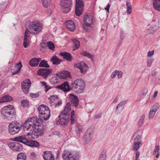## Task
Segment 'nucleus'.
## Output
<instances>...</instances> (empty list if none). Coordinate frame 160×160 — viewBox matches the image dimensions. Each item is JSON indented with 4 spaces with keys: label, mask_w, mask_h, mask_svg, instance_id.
Listing matches in <instances>:
<instances>
[{
    "label": "nucleus",
    "mask_w": 160,
    "mask_h": 160,
    "mask_svg": "<svg viewBox=\"0 0 160 160\" xmlns=\"http://www.w3.org/2000/svg\"><path fill=\"white\" fill-rule=\"evenodd\" d=\"M23 127L24 130L26 129L30 131L27 133V136L34 134V131L38 133V135L41 136L44 133V129L42 124L35 117L29 118L26 120L23 124Z\"/></svg>",
    "instance_id": "nucleus-1"
},
{
    "label": "nucleus",
    "mask_w": 160,
    "mask_h": 160,
    "mask_svg": "<svg viewBox=\"0 0 160 160\" xmlns=\"http://www.w3.org/2000/svg\"><path fill=\"white\" fill-rule=\"evenodd\" d=\"M26 25L27 28L25 32L23 44L25 48H27L29 43L30 37L28 35V33H29L33 35H38L41 31L42 27L41 23L37 20L27 22Z\"/></svg>",
    "instance_id": "nucleus-2"
},
{
    "label": "nucleus",
    "mask_w": 160,
    "mask_h": 160,
    "mask_svg": "<svg viewBox=\"0 0 160 160\" xmlns=\"http://www.w3.org/2000/svg\"><path fill=\"white\" fill-rule=\"evenodd\" d=\"M1 113L3 118L10 120L14 117L16 112L13 105H8L1 109Z\"/></svg>",
    "instance_id": "nucleus-3"
},
{
    "label": "nucleus",
    "mask_w": 160,
    "mask_h": 160,
    "mask_svg": "<svg viewBox=\"0 0 160 160\" xmlns=\"http://www.w3.org/2000/svg\"><path fill=\"white\" fill-rule=\"evenodd\" d=\"M83 28L86 32H90L92 28L94 25L93 17L87 14L83 16Z\"/></svg>",
    "instance_id": "nucleus-4"
},
{
    "label": "nucleus",
    "mask_w": 160,
    "mask_h": 160,
    "mask_svg": "<svg viewBox=\"0 0 160 160\" xmlns=\"http://www.w3.org/2000/svg\"><path fill=\"white\" fill-rule=\"evenodd\" d=\"M13 141L20 142L32 147H38L40 146L39 143L35 141L28 140L25 135L15 137Z\"/></svg>",
    "instance_id": "nucleus-5"
},
{
    "label": "nucleus",
    "mask_w": 160,
    "mask_h": 160,
    "mask_svg": "<svg viewBox=\"0 0 160 160\" xmlns=\"http://www.w3.org/2000/svg\"><path fill=\"white\" fill-rule=\"evenodd\" d=\"M71 85L72 88L77 89V93H80L83 91L85 84L83 80L78 78L72 81Z\"/></svg>",
    "instance_id": "nucleus-6"
},
{
    "label": "nucleus",
    "mask_w": 160,
    "mask_h": 160,
    "mask_svg": "<svg viewBox=\"0 0 160 160\" xmlns=\"http://www.w3.org/2000/svg\"><path fill=\"white\" fill-rule=\"evenodd\" d=\"M60 5L63 12L65 13H68L71 10L72 5V0H62Z\"/></svg>",
    "instance_id": "nucleus-7"
},
{
    "label": "nucleus",
    "mask_w": 160,
    "mask_h": 160,
    "mask_svg": "<svg viewBox=\"0 0 160 160\" xmlns=\"http://www.w3.org/2000/svg\"><path fill=\"white\" fill-rule=\"evenodd\" d=\"M71 105L70 102H68L66 103L64 110L58 116L59 118L65 119H69L70 117L69 112L71 111Z\"/></svg>",
    "instance_id": "nucleus-8"
},
{
    "label": "nucleus",
    "mask_w": 160,
    "mask_h": 160,
    "mask_svg": "<svg viewBox=\"0 0 160 160\" xmlns=\"http://www.w3.org/2000/svg\"><path fill=\"white\" fill-rule=\"evenodd\" d=\"M21 125L16 123H11L8 126L9 131L12 134L17 133L21 129Z\"/></svg>",
    "instance_id": "nucleus-9"
},
{
    "label": "nucleus",
    "mask_w": 160,
    "mask_h": 160,
    "mask_svg": "<svg viewBox=\"0 0 160 160\" xmlns=\"http://www.w3.org/2000/svg\"><path fill=\"white\" fill-rule=\"evenodd\" d=\"M83 0H76L75 10L76 15L79 16L82 13L83 10Z\"/></svg>",
    "instance_id": "nucleus-10"
},
{
    "label": "nucleus",
    "mask_w": 160,
    "mask_h": 160,
    "mask_svg": "<svg viewBox=\"0 0 160 160\" xmlns=\"http://www.w3.org/2000/svg\"><path fill=\"white\" fill-rule=\"evenodd\" d=\"M141 144V136L139 135H138L134 139L132 147V150L135 151H138L140 147Z\"/></svg>",
    "instance_id": "nucleus-11"
},
{
    "label": "nucleus",
    "mask_w": 160,
    "mask_h": 160,
    "mask_svg": "<svg viewBox=\"0 0 160 160\" xmlns=\"http://www.w3.org/2000/svg\"><path fill=\"white\" fill-rule=\"evenodd\" d=\"M93 132L92 129L88 128L83 137L85 144H87L91 141L93 138Z\"/></svg>",
    "instance_id": "nucleus-12"
},
{
    "label": "nucleus",
    "mask_w": 160,
    "mask_h": 160,
    "mask_svg": "<svg viewBox=\"0 0 160 160\" xmlns=\"http://www.w3.org/2000/svg\"><path fill=\"white\" fill-rule=\"evenodd\" d=\"M62 158L64 160H77L74 155L69 151L65 150L62 154Z\"/></svg>",
    "instance_id": "nucleus-13"
},
{
    "label": "nucleus",
    "mask_w": 160,
    "mask_h": 160,
    "mask_svg": "<svg viewBox=\"0 0 160 160\" xmlns=\"http://www.w3.org/2000/svg\"><path fill=\"white\" fill-rule=\"evenodd\" d=\"M52 72V70L50 69L43 68L39 69L37 72L38 75L41 76L46 78Z\"/></svg>",
    "instance_id": "nucleus-14"
},
{
    "label": "nucleus",
    "mask_w": 160,
    "mask_h": 160,
    "mask_svg": "<svg viewBox=\"0 0 160 160\" xmlns=\"http://www.w3.org/2000/svg\"><path fill=\"white\" fill-rule=\"evenodd\" d=\"M31 84V82L29 79L24 81L22 83V88L23 92L27 93L29 91V88Z\"/></svg>",
    "instance_id": "nucleus-15"
},
{
    "label": "nucleus",
    "mask_w": 160,
    "mask_h": 160,
    "mask_svg": "<svg viewBox=\"0 0 160 160\" xmlns=\"http://www.w3.org/2000/svg\"><path fill=\"white\" fill-rule=\"evenodd\" d=\"M74 66L79 69L82 73H84L86 72L88 67L87 64L83 62L76 63L74 64Z\"/></svg>",
    "instance_id": "nucleus-16"
},
{
    "label": "nucleus",
    "mask_w": 160,
    "mask_h": 160,
    "mask_svg": "<svg viewBox=\"0 0 160 160\" xmlns=\"http://www.w3.org/2000/svg\"><path fill=\"white\" fill-rule=\"evenodd\" d=\"M159 108V105L157 103L155 104L152 106L149 113L148 118L149 119H152L153 118Z\"/></svg>",
    "instance_id": "nucleus-17"
},
{
    "label": "nucleus",
    "mask_w": 160,
    "mask_h": 160,
    "mask_svg": "<svg viewBox=\"0 0 160 160\" xmlns=\"http://www.w3.org/2000/svg\"><path fill=\"white\" fill-rule=\"evenodd\" d=\"M56 88L65 92L69 91L70 90L69 83L67 82H65L60 85L57 86Z\"/></svg>",
    "instance_id": "nucleus-18"
},
{
    "label": "nucleus",
    "mask_w": 160,
    "mask_h": 160,
    "mask_svg": "<svg viewBox=\"0 0 160 160\" xmlns=\"http://www.w3.org/2000/svg\"><path fill=\"white\" fill-rule=\"evenodd\" d=\"M38 116L41 120L47 121L49 119L50 116V110L49 109L46 110L44 113L39 114Z\"/></svg>",
    "instance_id": "nucleus-19"
},
{
    "label": "nucleus",
    "mask_w": 160,
    "mask_h": 160,
    "mask_svg": "<svg viewBox=\"0 0 160 160\" xmlns=\"http://www.w3.org/2000/svg\"><path fill=\"white\" fill-rule=\"evenodd\" d=\"M70 99L72 106L77 108L78 105L79 100L78 97L74 94H70Z\"/></svg>",
    "instance_id": "nucleus-20"
},
{
    "label": "nucleus",
    "mask_w": 160,
    "mask_h": 160,
    "mask_svg": "<svg viewBox=\"0 0 160 160\" xmlns=\"http://www.w3.org/2000/svg\"><path fill=\"white\" fill-rule=\"evenodd\" d=\"M9 146L11 149L15 151H20L22 149V145L18 142L11 143Z\"/></svg>",
    "instance_id": "nucleus-21"
},
{
    "label": "nucleus",
    "mask_w": 160,
    "mask_h": 160,
    "mask_svg": "<svg viewBox=\"0 0 160 160\" xmlns=\"http://www.w3.org/2000/svg\"><path fill=\"white\" fill-rule=\"evenodd\" d=\"M65 23L67 28L71 32H73L75 30V25L72 20H67L66 22Z\"/></svg>",
    "instance_id": "nucleus-22"
},
{
    "label": "nucleus",
    "mask_w": 160,
    "mask_h": 160,
    "mask_svg": "<svg viewBox=\"0 0 160 160\" xmlns=\"http://www.w3.org/2000/svg\"><path fill=\"white\" fill-rule=\"evenodd\" d=\"M43 157L45 160H54V157L52 154L51 152L48 151H45L43 152Z\"/></svg>",
    "instance_id": "nucleus-23"
},
{
    "label": "nucleus",
    "mask_w": 160,
    "mask_h": 160,
    "mask_svg": "<svg viewBox=\"0 0 160 160\" xmlns=\"http://www.w3.org/2000/svg\"><path fill=\"white\" fill-rule=\"evenodd\" d=\"M126 102V101H123L121 102L117 105L116 108V112L117 113V114L120 113L123 110Z\"/></svg>",
    "instance_id": "nucleus-24"
},
{
    "label": "nucleus",
    "mask_w": 160,
    "mask_h": 160,
    "mask_svg": "<svg viewBox=\"0 0 160 160\" xmlns=\"http://www.w3.org/2000/svg\"><path fill=\"white\" fill-rule=\"evenodd\" d=\"M22 66V64L20 62L18 63L17 64L14 66V68L12 69V70L14 71V72H12V75H14L19 73Z\"/></svg>",
    "instance_id": "nucleus-25"
},
{
    "label": "nucleus",
    "mask_w": 160,
    "mask_h": 160,
    "mask_svg": "<svg viewBox=\"0 0 160 160\" xmlns=\"http://www.w3.org/2000/svg\"><path fill=\"white\" fill-rule=\"evenodd\" d=\"M158 29L157 27L153 25H150L146 30V32L148 34L154 33Z\"/></svg>",
    "instance_id": "nucleus-26"
},
{
    "label": "nucleus",
    "mask_w": 160,
    "mask_h": 160,
    "mask_svg": "<svg viewBox=\"0 0 160 160\" xmlns=\"http://www.w3.org/2000/svg\"><path fill=\"white\" fill-rule=\"evenodd\" d=\"M59 55L62 57L64 59H66L68 61H71L72 57L71 54L69 53L64 52L60 53Z\"/></svg>",
    "instance_id": "nucleus-27"
},
{
    "label": "nucleus",
    "mask_w": 160,
    "mask_h": 160,
    "mask_svg": "<svg viewBox=\"0 0 160 160\" xmlns=\"http://www.w3.org/2000/svg\"><path fill=\"white\" fill-rule=\"evenodd\" d=\"M12 98L8 95H6L0 99V103L9 102L13 100Z\"/></svg>",
    "instance_id": "nucleus-28"
},
{
    "label": "nucleus",
    "mask_w": 160,
    "mask_h": 160,
    "mask_svg": "<svg viewBox=\"0 0 160 160\" xmlns=\"http://www.w3.org/2000/svg\"><path fill=\"white\" fill-rule=\"evenodd\" d=\"M41 60V59L40 58H32L30 61V64L31 66L35 67L38 65Z\"/></svg>",
    "instance_id": "nucleus-29"
},
{
    "label": "nucleus",
    "mask_w": 160,
    "mask_h": 160,
    "mask_svg": "<svg viewBox=\"0 0 160 160\" xmlns=\"http://www.w3.org/2000/svg\"><path fill=\"white\" fill-rule=\"evenodd\" d=\"M152 4L153 8L160 12V0H153Z\"/></svg>",
    "instance_id": "nucleus-30"
},
{
    "label": "nucleus",
    "mask_w": 160,
    "mask_h": 160,
    "mask_svg": "<svg viewBox=\"0 0 160 160\" xmlns=\"http://www.w3.org/2000/svg\"><path fill=\"white\" fill-rule=\"evenodd\" d=\"M48 110H49V109L48 107L43 105H40L38 108V114H41V113H44V112H45V111Z\"/></svg>",
    "instance_id": "nucleus-31"
},
{
    "label": "nucleus",
    "mask_w": 160,
    "mask_h": 160,
    "mask_svg": "<svg viewBox=\"0 0 160 160\" xmlns=\"http://www.w3.org/2000/svg\"><path fill=\"white\" fill-rule=\"evenodd\" d=\"M50 61L53 64L57 65L60 64L62 60L58 58L56 56H54L51 58Z\"/></svg>",
    "instance_id": "nucleus-32"
},
{
    "label": "nucleus",
    "mask_w": 160,
    "mask_h": 160,
    "mask_svg": "<svg viewBox=\"0 0 160 160\" xmlns=\"http://www.w3.org/2000/svg\"><path fill=\"white\" fill-rule=\"evenodd\" d=\"M60 77V78L66 79L67 77H69L70 76L69 72L66 71H62L59 75Z\"/></svg>",
    "instance_id": "nucleus-33"
},
{
    "label": "nucleus",
    "mask_w": 160,
    "mask_h": 160,
    "mask_svg": "<svg viewBox=\"0 0 160 160\" xmlns=\"http://www.w3.org/2000/svg\"><path fill=\"white\" fill-rule=\"evenodd\" d=\"M60 79V77L59 74H57L52 77L51 81L53 84H55L59 82Z\"/></svg>",
    "instance_id": "nucleus-34"
},
{
    "label": "nucleus",
    "mask_w": 160,
    "mask_h": 160,
    "mask_svg": "<svg viewBox=\"0 0 160 160\" xmlns=\"http://www.w3.org/2000/svg\"><path fill=\"white\" fill-rule=\"evenodd\" d=\"M72 41L74 44V50L78 49L80 47V42L77 40L75 38H72Z\"/></svg>",
    "instance_id": "nucleus-35"
},
{
    "label": "nucleus",
    "mask_w": 160,
    "mask_h": 160,
    "mask_svg": "<svg viewBox=\"0 0 160 160\" xmlns=\"http://www.w3.org/2000/svg\"><path fill=\"white\" fill-rule=\"evenodd\" d=\"M63 118H62V119L59 118V123L62 126H66L68 125V123L69 119H63Z\"/></svg>",
    "instance_id": "nucleus-36"
},
{
    "label": "nucleus",
    "mask_w": 160,
    "mask_h": 160,
    "mask_svg": "<svg viewBox=\"0 0 160 160\" xmlns=\"http://www.w3.org/2000/svg\"><path fill=\"white\" fill-rule=\"evenodd\" d=\"M26 156L25 154L23 153H20L17 155V160H26Z\"/></svg>",
    "instance_id": "nucleus-37"
},
{
    "label": "nucleus",
    "mask_w": 160,
    "mask_h": 160,
    "mask_svg": "<svg viewBox=\"0 0 160 160\" xmlns=\"http://www.w3.org/2000/svg\"><path fill=\"white\" fill-rule=\"evenodd\" d=\"M39 66L40 67H45V68H49V65L47 63V61H45V60H42L41 61Z\"/></svg>",
    "instance_id": "nucleus-38"
},
{
    "label": "nucleus",
    "mask_w": 160,
    "mask_h": 160,
    "mask_svg": "<svg viewBox=\"0 0 160 160\" xmlns=\"http://www.w3.org/2000/svg\"><path fill=\"white\" fill-rule=\"evenodd\" d=\"M126 6L127 8V12L128 13H132V6L129 2H127L126 3Z\"/></svg>",
    "instance_id": "nucleus-39"
},
{
    "label": "nucleus",
    "mask_w": 160,
    "mask_h": 160,
    "mask_svg": "<svg viewBox=\"0 0 160 160\" xmlns=\"http://www.w3.org/2000/svg\"><path fill=\"white\" fill-rule=\"evenodd\" d=\"M47 45L48 48L52 50H54L55 47L54 43L52 42L49 41L47 43Z\"/></svg>",
    "instance_id": "nucleus-40"
},
{
    "label": "nucleus",
    "mask_w": 160,
    "mask_h": 160,
    "mask_svg": "<svg viewBox=\"0 0 160 160\" xmlns=\"http://www.w3.org/2000/svg\"><path fill=\"white\" fill-rule=\"evenodd\" d=\"M42 86H44L45 89V91L46 92H47L49 89L51 88V87H48V85H46V83L45 82H40Z\"/></svg>",
    "instance_id": "nucleus-41"
},
{
    "label": "nucleus",
    "mask_w": 160,
    "mask_h": 160,
    "mask_svg": "<svg viewBox=\"0 0 160 160\" xmlns=\"http://www.w3.org/2000/svg\"><path fill=\"white\" fill-rule=\"evenodd\" d=\"M81 55L83 56H85L87 58H90L92 60L93 58V55L86 52H82Z\"/></svg>",
    "instance_id": "nucleus-42"
},
{
    "label": "nucleus",
    "mask_w": 160,
    "mask_h": 160,
    "mask_svg": "<svg viewBox=\"0 0 160 160\" xmlns=\"http://www.w3.org/2000/svg\"><path fill=\"white\" fill-rule=\"evenodd\" d=\"M106 153L105 151H103L100 154L98 160H106Z\"/></svg>",
    "instance_id": "nucleus-43"
},
{
    "label": "nucleus",
    "mask_w": 160,
    "mask_h": 160,
    "mask_svg": "<svg viewBox=\"0 0 160 160\" xmlns=\"http://www.w3.org/2000/svg\"><path fill=\"white\" fill-rule=\"evenodd\" d=\"M145 118V115L143 114L139 120L138 121V124L139 126H141L143 123Z\"/></svg>",
    "instance_id": "nucleus-44"
},
{
    "label": "nucleus",
    "mask_w": 160,
    "mask_h": 160,
    "mask_svg": "<svg viewBox=\"0 0 160 160\" xmlns=\"http://www.w3.org/2000/svg\"><path fill=\"white\" fill-rule=\"evenodd\" d=\"M83 130L82 126L79 125H77L76 127V131L77 133H79L82 132Z\"/></svg>",
    "instance_id": "nucleus-45"
},
{
    "label": "nucleus",
    "mask_w": 160,
    "mask_h": 160,
    "mask_svg": "<svg viewBox=\"0 0 160 160\" xmlns=\"http://www.w3.org/2000/svg\"><path fill=\"white\" fill-rule=\"evenodd\" d=\"M21 106L23 107H26L29 105V102L27 100H22L21 101Z\"/></svg>",
    "instance_id": "nucleus-46"
},
{
    "label": "nucleus",
    "mask_w": 160,
    "mask_h": 160,
    "mask_svg": "<svg viewBox=\"0 0 160 160\" xmlns=\"http://www.w3.org/2000/svg\"><path fill=\"white\" fill-rule=\"evenodd\" d=\"M50 0H42L43 5L44 7L47 8L49 5Z\"/></svg>",
    "instance_id": "nucleus-47"
},
{
    "label": "nucleus",
    "mask_w": 160,
    "mask_h": 160,
    "mask_svg": "<svg viewBox=\"0 0 160 160\" xmlns=\"http://www.w3.org/2000/svg\"><path fill=\"white\" fill-rule=\"evenodd\" d=\"M57 97V96L52 95H51L49 98H48V99L49 100L50 104L52 102H53V101L56 99V98Z\"/></svg>",
    "instance_id": "nucleus-48"
},
{
    "label": "nucleus",
    "mask_w": 160,
    "mask_h": 160,
    "mask_svg": "<svg viewBox=\"0 0 160 160\" xmlns=\"http://www.w3.org/2000/svg\"><path fill=\"white\" fill-rule=\"evenodd\" d=\"M153 61V59H150L148 60L147 62V66L148 67H150Z\"/></svg>",
    "instance_id": "nucleus-49"
},
{
    "label": "nucleus",
    "mask_w": 160,
    "mask_h": 160,
    "mask_svg": "<svg viewBox=\"0 0 160 160\" xmlns=\"http://www.w3.org/2000/svg\"><path fill=\"white\" fill-rule=\"evenodd\" d=\"M30 96L32 98H37L39 97V94L38 92L35 93H31L30 94Z\"/></svg>",
    "instance_id": "nucleus-50"
},
{
    "label": "nucleus",
    "mask_w": 160,
    "mask_h": 160,
    "mask_svg": "<svg viewBox=\"0 0 160 160\" xmlns=\"http://www.w3.org/2000/svg\"><path fill=\"white\" fill-rule=\"evenodd\" d=\"M118 72V71L117 70H115L114 72H113L111 75V78H114L116 77L117 73Z\"/></svg>",
    "instance_id": "nucleus-51"
},
{
    "label": "nucleus",
    "mask_w": 160,
    "mask_h": 160,
    "mask_svg": "<svg viewBox=\"0 0 160 160\" xmlns=\"http://www.w3.org/2000/svg\"><path fill=\"white\" fill-rule=\"evenodd\" d=\"M58 100L59 99L57 96V97L56 98V99H55L53 101V102H52L50 104L51 105V106H54L56 104L57 102H58Z\"/></svg>",
    "instance_id": "nucleus-52"
},
{
    "label": "nucleus",
    "mask_w": 160,
    "mask_h": 160,
    "mask_svg": "<svg viewBox=\"0 0 160 160\" xmlns=\"http://www.w3.org/2000/svg\"><path fill=\"white\" fill-rule=\"evenodd\" d=\"M117 74L118 77L119 78H120L122 77V72H121V71H118V72L117 73Z\"/></svg>",
    "instance_id": "nucleus-53"
},
{
    "label": "nucleus",
    "mask_w": 160,
    "mask_h": 160,
    "mask_svg": "<svg viewBox=\"0 0 160 160\" xmlns=\"http://www.w3.org/2000/svg\"><path fill=\"white\" fill-rule=\"evenodd\" d=\"M159 146L158 145L155 147V148L153 152V153L155 154V153L158 152V151L159 149Z\"/></svg>",
    "instance_id": "nucleus-54"
},
{
    "label": "nucleus",
    "mask_w": 160,
    "mask_h": 160,
    "mask_svg": "<svg viewBox=\"0 0 160 160\" xmlns=\"http://www.w3.org/2000/svg\"><path fill=\"white\" fill-rule=\"evenodd\" d=\"M70 122L71 124H72L75 123L76 121L74 118V117H70Z\"/></svg>",
    "instance_id": "nucleus-55"
},
{
    "label": "nucleus",
    "mask_w": 160,
    "mask_h": 160,
    "mask_svg": "<svg viewBox=\"0 0 160 160\" xmlns=\"http://www.w3.org/2000/svg\"><path fill=\"white\" fill-rule=\"evenodd\" d=\"M154 54V50L152 51H148V53L147 56L148 57H151Z\"/></svg>",
    "instance_id": "nucleus-56"
},
{
    "label": "nucleus",
    "mask_w": 160,
    "mask_h": 160,
    "mask_svg": "<svg viewBox=\"0 0 160 160\" xmlns=\"http://www.w3.org/2000/svg\"><path fill=\"white\" fill-rule=\"evenodd\" d=\"M62 101H59L58 100V102H57L56 104V105L54 106V107H56L57 106H61L62 105Z\"/></svg>",
    "instance_id": "nucleus-57"
},
{
    "label": "nucleus",
    "mask_w": 160,
    "mask_h": 160,
    "mask_svg": "<svg viewBox=\"0 0 160 160\" xmlns=\"http://www.w3.org/2000/svg\"><path fill=\"white\" fill-rule=\"evenodd\" d=\"M140 153L138 152H137L135 155V160H138V158L139 156Z\"/></svg>",
    "instance_id": "nucleus-58"
},
{
    "label": "nucleus",
    "mask_w": 160,
    "mask_h": 160,
    "mask_svg": "<svg viewBox=\"0 0 160 160\" xmlns=\"http://www.w3.org/2000/svg\"><path fill=\"white\" fill-rule=\"evenodd\" d=\"M120 38L121 40H123L124 38V35L123 32H120Z\"/></svg>",
    "instance_id": "nucleus-59"
},
{
    "label": "nucleus",
    "mask_w": 160,
    "mask_h": 160,
    "mask_svg": "<svg viewBox=\"0 0 160 160\" xmlns=\"http://www.w3.org/2000/svg\"><path fill=\"white\" fill-rule=\"evenodd\" d=\"M102 114V113H101L98 114H97L95 116V118L96 119L99 118L101 117Z\"/></svg>",
    "instance_id": "nucleus-60"
},
{
    "label": "nucleus",
    "mask_w": 160,
    "mask_h": 160,
    "mask_svg": "<svg viewBox=\"0 0 160 160\" xmlns=\"http://www.w3.org/2000/svg\"><path fill=\"white\" fill-rule=\"evenodd\" d=\"M31 156L32 157V159L35 158L36 156V155L34 152H32L31 153Z\"/></svg>",
    "instance_id": "nucleus-61"
},
{
    "label": "nucleus",
    "mask_w": 160,
    "mask_h": 160,
    "mask_svg": "<svg viewBox=\"0 0 160 160\" xmlns=\"http://www.w3.org/2000/svg\"><path fill=\"white\" fill-rule=\"evenodd\" d=\"M110 7V5L109 4H108L107 7L105 8V9L107 11H109V8Z\"/></svg>",
    "instance_id": "nucleus-62"
},
{
    "label": "nucleus",
    "mask_w": 160,
    "mask_h": 160,
    "mask_svg": "<svg viewBox=\"0 0 160 160\" xmlns=\"http://www.w3.org/2000/svg\"><path fill=\"white\" fill-rule=\"evenodd\" d=\"M158 92L157 91H155L154 93V95L153 96V98H155L157 96Z\"/></svg>",
    "instance_id": "nucleus-63"
},
{
    "label": "nucleus",
    "mask_w": 160,
    "mask_h": 160,
    "mask_svg": "<svg viewBox=\"0 0 160 160\" xmlns=\"http://www.w3.org/2000/svg\"><path fill=\"white\" fill-rule=\"evenodd\" d=\"M74 115H75V111L74 110H72L71 112L70 117H74Z\"/></svg>",
    "instance_id": "nucleus-64"
}]
</instances>
